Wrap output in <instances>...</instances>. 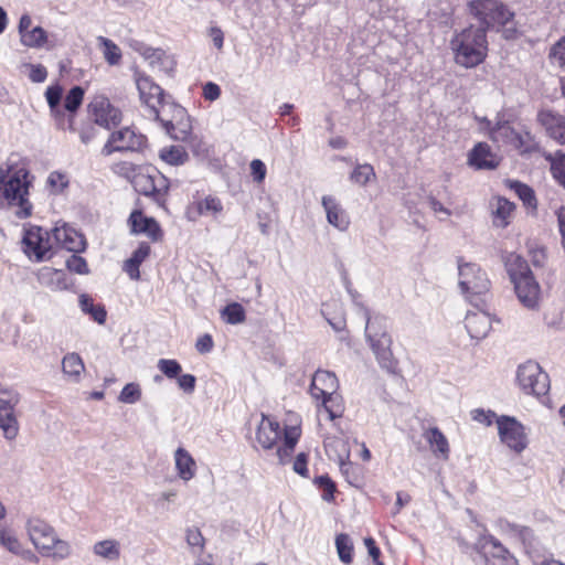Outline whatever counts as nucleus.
<instances>
[{"mask_svg": "<svg viewBox=\"0 0 565 565\" xmlns=\"http://www.w3.org/2000/svg\"><path fill=\"white\" fill-rule=\"evenodd\" d=\"M30 184L26 169L12 170L9 167H0V206H18L17 215L20 218L31 216L32 204L28 199Z\"/></svg>", "mask_w": 565, "mask_h": 565, "instance_id": "f257e3e1", "label": "nucleus"}, {"mask_svg": "<svg viewBox=\"0 0 565 565\" xmlns=\"http://www.w3.org/2000/svg\"><path fill=\"white\" fill-rule=\"evenodd\" d=\"M450 49L455 62L466 68H472L481 64L488 55L487 33L483 29H476L469 24L459 32H455L450 40Z\"/></svg>", "mask_w": 565, "mask_h": 565, "instance_id": "f03ea898", "label": "nucleus"}, {"mask_svg": "<svg viewBox=\"0 0 565 565\" xmlns=\"http://www.w3.org/2000/svg\"><path fill=\"white\" fill-rule=\"evenodd\" d=\"M136 85L141 102L148 108V115L160 121L161 125H170L172 118L166 117L167 110H172L174 117L184 116V108L164 100L163 89L153 83L150 77L136 73Z\"/></svg>", "mask_w": 565, "mask_h": 565, "instance_id": "7ed1b4c3", "label": "nucleus"}, {"mask_svg": "<svg viewBox=\"0 0 565 565\" xmlns=\"http://www.w3.org/2000/svg\"><path fill=\"white\" fill-rule=\"evenodd\" d=\"M25 529L30 541L41 555L54 559H65L71 555L70 543L58 539L54 529L45 521L38 518L29 519Z\"/></svg>", "mask_w": 565, "mask_h": 565, "instance_id": "20e7f679", "label": "nucleus"}, {"mask_svg": "<svg viewBox=\"0 0 565 565\" xmlns=\"http://www.w3.org/2000/svg\"><path fill=\"white\" fill-rule=\"evenodd\" d=\"M467 12L478 21L476 29H483L484 33L508 24L513 18V13L500 0H470Z\"/></svg>", "mask_w": 565, "mask_h": 565, "instance_id": "39448f33", "label": "nucleus"}, {"mask_svg": "<svg viewBox=\"0 0 565 565\" xmlns=\"http://www.w3.org/2000/svg\"><path fill=\"white\" fill-rule=\"evenodd\" d=\"M20 402V394L8 387H0V429L3 437L12 440L18 436L19 423L15 407Z\"/></svg>", "mask_w": 565, "mask_h": 565, "instance_id": "423d86ee", "label": "nucleus"}, {"mask_svg": "<svg viewBox=\"0 0 565 565\" xmlns=\"http://www.w3.org/2000/svg\"><path fill=\"white\" fill-rule=\"evenodd\" d=\"M518 381L522 390L527 394L541 396L550 390L547 373L534 361H527L519 366Z\"/></svg>", "mask_w": 565, "mask_h": 565, "instance_id": "0eeeda50", "label": "nucleus"}, {"mask_svg": "<svg viewBox=\"0 0 565 565\" xmlns=\"http://www.w3.org/2000/svg\"><path fill=\"white\" fill-rule=\"evenodd\" d=\"M459 287L467 297L486 294L490 288V281L487 274L481 270L477 264H458Z\"/></svg>", "mask_w": 565, "mask_h": 565, "instance_id": "6e6552de", "label": "nucleus"}, {"mask_svg": "<svg viewBox=\"0 0 565 565\" xmlns=\"http://www.w3.org/2000/svg\"><path fill=\"white\" fill-rule=\"evenodd\" d=\"M134 185L137 192L145 196H151L158 204L163 205L169 190V182L161 173L145 174L135 177Z\"/></svg>", "mask_w": 565, "mask_h": 565, "instance_id": "1a4fd4ad", "label": "nucleus"}, {"mask_svg": "<svg viewBox=\"0 0 565 565\" xmlns=\"http://www.w3.org/2000/svg\"><path fill=\"white\" fill-rule=\"evenodd\" d=\"M501 441L515 452H522L526 446V435L523 426L514 418L502 417L497 420Z\"/></svg>", "mask_w": 565, "mask_h": 565, "instance_id": "9d476101", "label": "nucleus"}, {"mask_svg": "<svg viewBox=\"0 0 565 565\" xmlns=\"http://www.w3.org/2000/svg\"><path fill=\"white\" fill-rule=\"evenodd\" d=\"M88 109L94 116V121L107 129L118 126L121 121V111L114 107L105 96L94 97Z\"/></svg>", "mask_w": 565, "mask_h": 565, "instance_id": "9b49d317", "label": "nucleus"}, {"mask_svg": "<svg viewBox=\"0 0 565 565\" xmlns=\"http://www.w3.org/2000/svg\"><path fill=\"white\" fill-rule=\"evenodd\" d=\"M537 122L544 128L547 137L565 146V116L551 109L537 113Z\"/></svg>", "mask_w": 565, "mask_h": 565, "instance_id": "f8f14e48", "label": "nucleus"}, {"mask_svg": "<svg viewBox=\"0 0 565 565\" xmlns=\"http://www.w3.org/2000/svg\"><path fill=\"white\" fill-rule=\"evenodd\" d=\"M52 237L57 247L64 248L68 252L81 253L86 247L84 236L66 224L55 226L52 230Z\"/></svg>", "mask_w": 565, "mask_h": 565, "instance_id": "ddd939ff", "label": "nucleus"}, {"mask_svg": "<svg viewBox=\"0 0 565 565\" xmlns=\"http://www.w3.org/2000/svg\"><path fill=\"white\" fill-rule=\"evenodd\" d=\"M23 242L26 250L33 253L36 260H43L54 245L52 233L43 232L40 227L30 230L25 234Z\"/></svg>", "mask_w": 565, "mask_h": 565, "instance_id": "4468645a", "label": "nucleus"}, {"mask_svg": "<svg viewBox=\"0 0 565 565\" xmlns=\"http://www.w3.org/2000/svg\"><path fill=\"white\" fill-rule=\"evenodd\" d=\"M142 143V136H137L129 128H124L111 134L104 147V152L110 154L114 151L135 150Z\"/></svg>", "mask_w": 565, "mask_h": 565, "instance_id": "2eb2a0df", "label": "nucleus"}, {"mask_svg": "<svg viewBox=\"0 0 565 565\" xmlns=\"http://www.w3.org/2000/svg\"><path fill=\"white\" fill-rule=\"evenodd\" d=\"M338 387L339 382L334 373L318 370L312 376L309 392L315 399H319L335 394Z\"/></svg>", "mask_w": 565, "mask_h": 565, "instance_id": "dca6fc26", "label": "nucleus"}, {"mask_svg": "<svg viewBox=\"0 0 565 565\" xmlns=\"http://www.w3.org/2000/svg\"><path fill=\"white\" fill-rule=\"evenodd\" d=\"M465 327L472 339L482 340L489 334L492 320L486 311H469L465 319Z\"/></svg>", "mask_w": 565, "mask_h": 565, "instance_id": "f3484780", "label": "nucleus"}, {"mask_svg": "<svg viewBox=\"0 0 565 565\" xmlns=\"http://www.w3.org/2000/svg\"><path fill=\"white\" fill-rule=\"evenodd\" d=\"M514 289L520 302L529 308L535 309L539 306L540 286L535 281L533 275L521 278L514 284Z\"/></svg>", "mask_w": 565, "mask_h": 565, "instance_id": "a211bd4d", "label": "nucleus"}, {"mask_svg": "<svg viewBox=\"0 0 565 565\" xmlns=\"http://www.w3.org/2000/svg\"><path fill=\"white\" fill-rule=\"evenodd\" d=\"M131 232L135 234H146L152 241L157 242L162 237V231L153 217L145 216L140 211H134L129 217Z\"/></svg>", "mask_w": 565, "mask_h": 565, "instance_id": "6ab92c4d", "label": "nucleus"}, {"mask_svg": "<svg viewBox=\"0 0 565 565\" xmlns=\"http://www.w3.org/2000/svg\"><path fill=\"white\" fill-rule=\"evenodd\" d=\"M322 206L326 211L329 224L340 231H345L349 227V217L333 196L324 195L322 198Z\"/></svg>", "mask_w": 565, "mask_h": 565, "instance_id": "aec40b11", "label": "nucleus"}, {"mask_svg": "<svg viewBox=\"0 0 565 565\" xmlns=\"http://www.w3.org/2000/svg\"><path fill=\"white\" fill-rule=\"evenodd\" d=\"M280 430L277 422L270 420L262 414V420L258 425L256 438L264 449H271L279 439Z\"/></svg>", "mask_w": 565, "mask_h": 565, "instance_id": "412c9836", "label": "nucleus"}, {"mask_svg": "<svg viewBox=\"0 0 565 565\" xmlns=\"http://www.w3.org/2000/svg\"><path fill=\"white\" fill-rule=\"evenodd\" d=\"M369 344L381 367L393 372L396 367V361L391 349L392 338L376 339L375 341L369 342Z\"/></svg>", "mask_w": 565, "mask_h": 565, "instance_id": "4be33fe9", "label": "nucleus"}, {"mask_svg": "<svg viewBox=\"0 0 565 565\" xmlns=\"http://www.w3.org/2000/svg\"><path fill=\"white\" fill-rule=\"evenodd\" d=\"M469 164L477 169H494L498 166L495 156L491 152L489 145L479 142L469 152Z\"/></svg>", "mask_w": 565, "mask_h": 565, "instance_id": "5701e85b", "label": "nucleus"}, {"mask_svg": "<svg viewBox=\"0 0 565 565\" xmlns=\"http://www.w3.org/2000/svg\"><path fill=\"white\" fill-rule=\"evenodd\" d=\"M365 323V337L367 342L375 341L376 339L382 340L383 338H390L387 331L386 318L380 315L370 316L367 309H363Z\"/></svg>", "mask_w": 565, "mask_h": 565, "instance_id": "b1692460", "label": "nucleus"}, {"mask_svg": "<svg viewBox=\"0 0 565 565\" xmlns=\"http://www.w3.org/2000/svg\"><path fill=\"white\" fill-rule=\"evenodd\" d=\"M324 448L330 459L338 461L341 469L349 463L350 447L343 438L332 437L324 440Z\"/></svg>", "mask_w": 565, "mask_h": 565, "instance_id": "393cba45", "label": "nucleus"}, {"mask_svg": "<svg viewBox=\"0 0 565 565\" xmlns=\"http://www.w3.org/2000/svg\"><path fill=\"white\" fill-rule=\"evenodd\" d=\"M423 437L428 443L435 456L441 459L449 457V444L446 436L437 428L430 427L424 430Z\"/></svg>", "mask_w": 565, "mask_h": 565, "instance_id": "a878e982", "label": "nucleus"}, {"mask_svg": "<svg viewBox=\"0 0 565 565\" xmlns=\"http://www.w3.org/2000/svg\"><path fill=\"white\" fill-rule=\"evenodd\" d=\"M172 121L170 125H162L166 132L175 140L188 141L191 136V124L184 109V116L174 117V114L170 117Z\"/></svg>", "mask_w": 565, "mask_h": 565, "instance_id": "bb28decb", "label": "nucleus"}, {"mask_svg": "<svg viewBox=\"0 0 565 565\" xmlns=\"http://www.w3.org/2000/svg\"><path fill=\"white\" fill-rule=\"evenodd\" d=\"M175 468L178 476L189 481L195 476L196 463L192 456L182 447H179L174 452Z\"/></svg>", "mask_w": 565, "mask_h": 565, "instance_id": "cd10ccee", "label": "nucleus"}, {"mask_svg": "<svg viewBox=\"0 0 565 565\" xmlns=\"http://www.w3.org/2000/svg\"><path fill=\"white\" fill-rule=\"evenodd\" d=\"M149 244L141 243L139 247L132 253L131 257L125 262L124 270L128 274V276L131 279L138 280L140 278L139 266L149 256Z\"/></svg>", "mask_w": 565, "mask_h": 565, "instance_id": "c85d7f7f", "label": "nucleus"}, {"mask_svg": "<svg viewBox=\"0 0 565 565\" xmlns=\"http://www.w3.org/2000/svg\"><path fill=\"white\" fill-rule=\"evenodd\" d=\"M504 262L507 270L513 284L518 281L519 278L521 279L532 275V271L530 270L526 260L515 253H510L505 257Z\"/></svg>", "mask_w": 565, "mask_h": 565, "instance_id": "c756f323", "label": "nucleus"}, {"mask_svg": "<svg viewBox=\"0 0 565 565\" xmlns=\"http://www.w3.org/2000/svg\"><path fill=\"white\" fill-rule=\"evenodd\" d=\"M93 553L103 559L115 562L120 557V544L113 539L103 540L94 544Z\"/></svg>", "mask_w": 565, "mask_h": 565, "instance_id": "7c9ffc66", "label": "nucleus"}, {"mask_svg": "<svg viewBox=\"0 0 565 565\" xmlns=\"http://www.w3.org/2000/svg\"><path fill=\"white\" fill-rule=\"evenodd\" d=\"M504 129L513 136L512 142L521 153H531L539 149L535 137L530 131L515 132L507 125Z\"/></svg>", "mask_w": 565, "mask_h": 565, "instance_id": "2f4dec72", "label": "nucleus"}, {"mask_svg": "<svg viewBox=\"0 0 565 565\" xmlns=\"http://www.w3.org/2000/svg\"><path fill=\"white\" fill-rule=\"evenodd\" d=\"M62 370L72 381L78 382L85 366L77 353H68L63 358Z\"/></svg>", "mask_w": 565, "mask_h": 565, "instance_id": "473e14b6", "label": "nucleus"}, {"mask_svg": "<svg viewBox=\"0 0 565 565\" xmlns=\"http://www.w3.org/2000/svg\"><path fill=\"white\" fill-rule=\"evenodd\" d=\"M79 307L83 312L90 315V317L99 324H104L106 321V310L104 306L93 303V299L86 295L82 294L79 296Z\"/></svg>", "mask_w": 565, "mask_h": 565, "instance_id": "72a5a7b5", "label": "nucleus"}, {"mask_svg": "<svg viewBox=\"0 0 565 565\" xmlns=\"http://www.w3.org/2000/svg\"><path fill=\"white\" fill-rule=\"evenodd\" d=\"M545 159L551 163V171L557 182L565 189V153L556 151L548 153Z\"/></svg>", "mask_w": 565, "mask_h": 565, "instance_id": "f704fd0d", "label": "nucleus"}, {"mask_svg": "<svg viewBox=\"0 0 565 565\" xmlns=\"http://www.w3.org/2000/svg\"><path fill=\"white\" fill-rule=\"evenodd\" d=\"M221 317L226 323L239 324L245 322L246 312L241 303L231 302L222 309Z\"/></svg>", "mask_w": 565, "mask_h": 565, "instance_id": "c9c22d12", "label": "nucleus"}, {"mask_svg": "<svg viewBox=\"0 0 565 565\" xmlns=\"http://www.w3.org/2000/svg\"><path fill=\"white\" fill-rule=\"evenodd\" d=\"M21 43L28 47H42L47 43V34L41 26H35L23 33Z\"/></svg>", "mask_w": 565, "mask_h": 565, "instance_id": "e433bc0d", "label": "nucleus"}, {"mask_svg": "<svg viewBox=\"0 0 565 565\" xmlns=\"http://www.w3.org/2000/svg\"><path fill=\"white\" fill-rule=\"evenodd\" d=\"M335 546L339 558L344 564L352 563L353 544L348 534L341 533L335 537Z\"/></svg>", "mask_w": 565, "mask_h": 565, "instance_id": "4c0bfd02", "label": "nucleus"}, {"mask_svg": "<svg viewBox=\"0 0 565 565\" xmlns=\"http://www.w3.org/2000/svg\"><path fill=\"white\" fill-rule=\"evenodd\" d=\"M63 94V88L60 85H53L47 87L45 97L50 106L51 113L54 117H63L64 114L60 108V103Z\"/></svg>", "mask_w": 565, "mask_h": 565, "instance_id": "58836bf2", "label": "nucleus"}, {"mask_svg": "<svg viewBox=\"0 0 565 565\" xmlns=\"http://www.w3.org/2000/svg\"><path fill=\"white\" fill-rule=\"evenodd\" d=\"M375 178L374 169L369 163L358 164L350 175V180L361 186Z\"/></svg>", "mask_w": 565, "mask_h": 565, "instance_id": "ea45409f", "label": "nucleus"}, {"mask_svg": "<svg viewBox=\"0 0 565 565\" xmlns=\"http://www.w3.org/2000/svg\"><path fill=\"white\" fill-rule=\"evenodd\" d=\"M0 545L14 555L22 546L14 532L6 527L0 529Z\"/></svg>", "mask_w": 565, "mask_h": 565, "instance_id": "a19ab883", "label": "nucleus"}, {"mask_svg": "<svg viewBox=\"0 0 565 565\" xmlns=\"http://www.w3.org/2000/svg\"><path fill=\"white\" fill-rule=\"evenodd\" d=\"M511 188L515 191L524 205L531 209L536 207V198L534 191L529 185L515 181L511 184Z\"/></svg>", "mask_w": 565, "mask_h": 565, "instance_id": "79ce46f5", "label": "nucleus"}, {"mask_svg": "<svg viewBox=\"0 0 565 565\" xmlns=\"http://www.w3.org/2000/svg\"><path fill=\"white\" fill-rule=\"evenodd\" d=\"M141 388L137 383H128L121 390L118 401L125 404H135L141 399Z\"/></svg>", "mask_w": 565, "mask_h": 565, "instance_id": "37998d69", "label": "nucleus"}, {"mask_svg": "<svg viewBox=\"0 0 565 565\" xmlns=\"http://www.w3.org/2000/svg\"><path fill=\"white\" fill-rule=\"evenodd\" d=\"M160 158L169 164L178 166L186 160L188 154L180 147H170L161 150Z\"/></svg>", "mask_w": 565, "mask_h": 565, "instance_id": "c03bdc74", "label": "nucleus"}, {"mask_svg": "<svg viewBox=\"0 0 565 565\" xmlns=\"http://www.w3.org/2000/svg\"><path fill=\"white\" fill-rule=\"evenodd\" d=\"M84 89L81 86H74L71 88L64 100L65 109L70 113H75L82 105Z\"/></svg>", "mask_w": 565, "mask_h": 565, "instance_id": "a18cd8bd", "label": "nucleus"}, {"mask_svg": "<svg viewBox=\"0 0 565 565\" xmlns=\"http://www.w3.org/2000/svg\"><path fill=\"white\" fill-rule=\"evenodd\" d=\"M322 406L329 414L330 419H334L342 415L343 407L340 403V396L337 394L322 397Z\"/></svg>", "mask_w": 565, "mask_h": 565, "instance_id": "49530a36", "label": "nucleus"}, {"mask_svg": "<svg viewBox=\"0 0 565 565\" xmlns=\"http://www.w3.org/2000/svg\"><path fill=\"white\" fill-rule=\"evenodd\" d=\"M98 40L105 47L104 55L106 61L110 65L118 64L121 58L120 49L109 39L100 36Z\"/></svg>", "mask_w": 565, "mask_h": 565, "instance_id": "de8ad7c7", "label": "nucleus"}, {"mask_svg": "<svg viewBox=\"0 0 565 565\" xmlns=\"http://www.w3.org/2000/svg\"><path fill=\"white\" fill-rule=\"evenodd\" d=\"M157 367L168 379H177L182 371L181 364L177 360L170 359H160L158 361Z\"/></svg>", "mask_w": 565, "mask_h": 565, "instance_id": "09e8293b", "label": "nucleus"}, {"mask_svg": "<svg viewBox=\"0 0 565 565\" xmlns=\"http://www.w3.org/2000/svg\"><path fill=\"white\" fill-rule=\"evenodd\" d=\"M315 483L323 490L322 499L330 502L334 498L335 483L327 476H319L315 479Z\"/></svg>", "mask_w": 565, "mask_h": 565, "instance_id": "8fccbe9b", "label": "nucleus"}, {"mask_svg": "<svg viewBox=\"0 0 565 565\" xmlns=\"http://www.w3.org/2000/svg\"><path fill=\"white\" fill-rule=\"evenodd\" d=\"M130 47L138 52L141 56H143L147 61H149L150 65L154 66V61L152 60V56L154 55H163V51L161 49H153L150 46H147L142 42L139 41H131Z\"/></svg>", "mask_w": 565, "mask_h": 565, "instance_id": "3c124183", "label": "nucleus"}, {"mask_svg": "<svg viewBox=\"0 0 565 565\" xmlns=\"http://www.w3.org/2000/svg\"><path fill=\"white\" fill-rule=\"evenodd\" d=\"M200 206L202 207V214H213L216 215L222 212L223 205L217 198L207 196L204 200L199 201Z\"/></svg>", "mask_w": 565, "mask_h": 565, "instance_id": "603ef678", "label": "nucleus"}, {"mask_svg": "<svg viewBox=\"0 0 565 565\" xmlns=\"http://www.w3.org/2000/svg\"><path fill=\"white\" fill-rule=\"evenodd\" d=\"M66 267L68 270L74 271L79 275L88 274V266L85 260V258L78 256V255H72L66 260Z\"/></svg>", "mask_w": 565, "mask_h": 565, "instance_id": "864d4df0", "label": "nucleus"}, {"mask_svg": "<svg viewBox=\"0 0 565 565\" xmlns=\"http://www.w3.org/2000/svg\"><path fill=\"white\" fill-rule=\"evenodd\" d=\"M550 55L557 61L559 66H565V36L552 46Z\"/></svg>", "mask_w": 565, "mask_h": 565, "instance_id": "5fc2aeb1", "label": "nucleus"}, {"mask_svg": "<svg viewBox=\"0 0 565 565\" xmlns=\"http://www.w3.org/2000/svg\"><path fill=\"white\" fill-rule=\"evenodd\" d=\"M250 171L253 175V180L257 183H260L264 181L266 177V166L265 163L259 159H254L250 162Z\"/></svg>", "mask_w": 565, "mask_h": 565, "instance_id": "6e6d98bb", "label": "nucleus"}, {"mask_svg": "<svg viewBox=\"0 0 565 565\" xmlns=\"http://www.w3.org/2000/svg\"><path fill=\"white\" fill-rule=\"evenodd\" d=\"M186 542L191 547L202 550L204 546V537L199 529H189L186 531Z\"/></svg>", "mask_w": 565, "mask_h": 565, "instance_id": "4d7b16f0", "label": "nucleus"}, {"mask_svg": "<svg viewBox=\"0 0 565 565\" xmlns=\"http://www.w3.org/2000/svg\"><path fill=\"white\" fill-rule=\"evenodd\" d=\"M30 79L33 82V83H43L46 77H47V71L46 68L41 65V64H30Z\"/></svg>", "mask_w": 565, "mask_h": 565, "instance_id": "13d9d810", "label": "nucleus"}, {"mask_svg": "<svg viewBox=\"0 0 565 565\" xmlns=\"http://www.w3.org/2000/svg\"><path fill=\"white\" fill-rule=\"evenodd\" d=\"M178 385L185 393H192L195 388L196 379L192 374H183L178 377Z\"/></svg>", "mask_w": 565, "mask_h": 565, "instance_id": "bf43d9fd", "label": "nucleus"}, {"mask_svg": "<svg viewBox=\"0 0 565 565\" xmlns=\"http://www.w3.org/2000/svg\"><path fill=\"white\" fill-rule=\"evenodd\" d=\"M213 339L210 334H203L202 337H200L195 343V349L200 352V353H209L212 351L213 349Z\"/></svg>", "mask_w": 565, "mask_h": 565, "instance_id": "052dcab7", "label": "nucleus"}, {"mask_svg": "<svg viewBox=\"0 0 565 565\" xmlns=\"http://www.w3.org/2000/svg\"><path fill=\"white\" fill-rule=\"evenodd\" d=\"M221 95V88L218 85L209 82L203 87V96L207 100H216Z\"/></svg>", "mask_w": 565, "mask_h": 565, "instance_id": "680f3d73", "label": "nucleus"}, {"mask_svg": "<svg viewBox=\"0 0 565 565\" xmlns=\"http://www.w3.org/2000/svg\"><path fill=\"white\" fill-rule=\"evenodd\" d=\"M294 471L302 477L307 476V455L305 452H300L296 457V460L294 461Z\"/></svg>", "mask_w": 565, "mask_h": 565, "instance_id": "e2e57ef3", "label": "nucleus"}, {"mask_svg": "<svg viewBox=\"0 0 565 565\" xmlns=\"http://www.w3.org/2000/svg\"><path fill=\"white\" fill-rule=\"evenodd\" d=\"M511 529L523 540V542L532 543L534 535L530 527L514 524L511 525Z\"/></svg>", "mask_w": 565, "mask_h": 565, "instance_id": "0e129e2a", "label": "nucleus"}, {"mask_svg": "<svg viewBox=\"0 0 565 565\" xmlns=\"http://www.w3.org/2000/svg\"><path fill=\"white\" fill-rule=\"evenodd\" d=\"M513 206L510 202H508L507 200H503V201H499L498 202V206L494 211V214L495 216L504 220L512 211Z\"/></svg>", "mask_w": 565, "mask_h": 565, "instance_id": "69168bd1", "label": "nucleus"}, {"mask_svg": "<svg viewBox=\"0 0 565 565\" xmlns=\"http://www.w3.org/2000/svg\"><path fill=\"white\" fill-rule=\"evenodd\" d=\"M494 414L491 412L486 413L483 409H475L472 412V418L479 423L491 425Z\"/></svg>", "mask_w": 565, "mask_h": 565, "instance_id": "338daca9", "label": "nucleus"}, {"mask_svg": "<svg viewBox=\"0 0 565 565\" xmlns=\"http://www.w3.org/2000/svg\"><path fill=\"white\" fill-rule=\"evenodd\" d=\"M530 253H531V260H532L533 265L536 267H542L544 265V260H545V249L537 247V248L530 249Z\"/></svg>", "mask_w": 565, "mask_h": 565, "instance_id": "774afa93", "label": "nucleus"}]
</instances>
